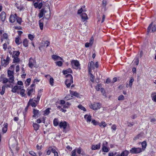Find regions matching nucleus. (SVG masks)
I'll list each match as a JSON object with an SVG mask.
<instances>
[{
    "mask_svg": "<svg viewBox=\"0 0 156 156\" xmlns=\"http://www.w3.org/2000/svg\"><path fill=\"white\" fill-rule=\"evenodd\" d=\"M28 37L31 41H32L34 37V36L31 34H29L28 35Z\"/></svg>",
    "mask_w": 156,
    "mask_h": 156,
    "instance_id": "49",
    "label": "nucleus"
},
{
    "mask_svg": "<svg viewBox=\"0 0 156 156\" xmlns=\"http://www.w3.org/2000/svg\"><path fill=\"white\" fill-rule=\"evenodd\" d=\"M25 90L24 89H22L20 91V94L21 96L25 97L26 96V94H25Z\"/></svg>",
    "mask_w": 156,
    "mask_h": 156,
    "instance_id": "39",
    "label": "nucleus"
},
{
    "mask_svg": "<svg viewBox=\"0 0 156 156\" xmlns=\"http://www.w3.org/2000/svg\"><path fill=\"white\" fill-rule=\"evenodd\" d=\"M41 94L39 92H38L37 98V100H34V101H35L36 102H38L40 100V97L41 96Z\"/></svg>",
    "mask_w": 156,
    "mask_h": 156,
    "instance_id": "38",
    "label": "nucleus"
},
{
    "mask_svg": "<svg viewBox=\"0 0 156 156\" xmlns=\"http://www.w3.org/2000/svg\"><path fill=\"white\" fill-rule=\"evenodd\" d=\"M55 63L56 65L59 66H61L62 64V62L61 61L56 62H55Z\"/></svg>",
    "mask_w": 156,
    "mask_h": 156,
    "instance_id": "43",
    "label": "nucleus"
},
{
    "mask_svg": "<svg viewBox=\"0 0 156 156\" xmlns=\"http://www.w3.org/2000/svg\"><path fill=\"white\" fill-rule=\"evenodd\" d=\"M129 153V151H128L125 150L123 151L120 154V156H128Z\"/></svg>",
    "mask_w": 156,
    "mask_h": 156,
    "instance_id": "23",
    "label": "nucleus"
},
{
    "mask_svg": "<svg viewBox=\"0 0 156 156\" xmlns=\"http://www.w3.org/2000/svg\"><path fill=\"white\" fill-rule=\"evenodd\" d=\"M153 24V23L152 22L149 26L147 28V33L148 34L150 32L151 28L152 27Z\"/></svg>",
    "mask_w": 156,
    "mask_h": 156,
    "instance_id": "36",
    "label": "nucleus"
},
{
    "mask_svg": "<svg viewBox=\"0 0 156 156\" xmlns=\"http://www.w3.org/2000/svg\"><path fill=\"white\" fill-rule=\"evenodd\" d=\"M50 44V42L48 41H44V46L45 45V44H46V47H47Z\"/></svg>",
    "mask_w": 156,
    "mask_h": 156,
    "instance_id": "56",
    "label": "nucleus"
},
{
    "mask_svg": "<svg viewBox=\"0 0 156 156\" xmlns=\"http://www.w3.org/2000/svg\"><path fill=\"white\" fill-rule=\"evenodd\" d=\"M44 11V9H42L40 10V12L38 14V16L40 19L43 16Z\"/></svg>",
    "mask_w": 156,
    "mask_h": 156,
    "instance_id": "28",
    "label": "nucleus"
},
{
    "mask_svg": "<svg viewBox=\"0 0 156 156\" xmlns=\"http://www.w3.org/2000/svg\"><path fill=\"white\" fill-rule=\"evenodd\" d=\"M62 73L63 74L66 75L69 73H72L73 71L70 68H69L66 70H63Z\"/></svg>",
    "mask_w": 156,
    "mask_h": 156,
    "instance_id": "19",
    "label": "nucleus"
},
{
    "mask_svg": "<svg viewBox=\"0 0 156 156\" xmlns=\"http://www.w3.org/2000/svg\"><path fill=\"white\" fill-rule=\"evenodd\" d=\"M102 150L103 152H107L109 151V149L106 146H104V145H102Z\"/></svg>",
    "mask_w": 156,
    "mask_h": 156,
    "instance_id": "29",
    "label": "nucleus"
},
{
    "mask_svg": "<svg viewBox=\"0 0 156 156\" xmlns=\"http://www.w3.org/2000/svg\"><path fill=\"white\" fill-rule=\"evenodd\" d=\"M10 58L8 56L7 57L6 59H3L2 58L1 59V64L2 66L5 67L6 66L9 64V61L10 60Z\"/></svg>",
    "mask_w": 156,
    "mask_h": 156,
    "instance_id": "7",
    "label": "nucleus"
},
{
    "mask_svg": "<svg viewBox=\"0 0 156 156\" xmlns=\"http://www.w3.org/2000/svg\"><path fill=\"white\" fill-rule=\"evenodd\" d=\"M9 80L6 78H3V79L2 83H7L8 82H9Z\"/></svg>",
    "mask_w": 156,
    "mask_h": 156,
    "instance_id": "47",
    "label": "nucleus"
},
{
    "mask_svg": "<svg viewBox=\"0 0 156 156\" xmlns=\"http://www.w3.org/2000/svg\"><path fill=\"white\" fill-rule=\"evenodd\" d=\"M124 99V96L122 95H120L118 97V100L119 101L123 100Z\"/></svg>",
    "mask_w": 156,
    "mask_h": 156,
    "instance_id": "52",
    "label": "nucleus"
},
{
    "mask_svg": "<svg viewBox=\"0 0 156 156\" xmlns=\"http://www.w3.org/2000/svg\"><path fill=\"white\" fill-rule=\"evenodd\" d=\"M5 86H3L2 87V91L0 92V94L2 95H3L5 93Z\"/></svg>",
    "mask_w": 156,
    "mask_h": 156,
    "instance_id": "42",
    "label": "nucleus"
},
{
    "mask_svg": "<svg viewBox=\"0 0 156 156\" xmlns=\"http://www.w3.org/2000/svg\"><path fill=\"white\" fill-rule=\"evenodd\" d=\"M71 156H76V152L75 150H74L71 152Z\"/></svg>",
    "mask_w": 156,
    "mask_h": 156,
    "instance_id": "63",
    "label": "nucleus"
},
{
    "mask_svg": "<svg viewBox=\"0 0 156 156\" xmlns=\"http://www.w3.org/2000/svg\"><path fill=\"white\" fill-rule=\"evenodd\" d=\"M69 91H70V94L71 95H73V96H75L77 98H78L79 97V93H78L77 92H76L75 91H73L70 90Z\"/></svg>",
    "mask_w": 156,
    "mask_h": 156,
    "instance_id": "24",
    "label": "nucleus"
},
{
    "mask_svg": "<svg viewBox=\"0 0 156 156\" xmlns=\"http://www.w3.org/2000/svg\"><path fill=\"white\" fill-rule=\"evenodd\" d=\"M33 117L34 118H37L39 116V110L33 109Z\"/></svg>",
    "mask_w": 156,
    "mask_h": 156,
    "instance_id": "13",
    "label": "nucleus"
},
{
    "mask_svg": "<svg viewBox=\"0 0 156 156\" xmlns=\"http://www.w3.org/2000/svg\"><path fill=\"white\" fill-rule=\"evenodd\" d=\"M50 113V111L49 108L46 109L44 111V113L46 115H48Z\"/></svg>",
    "mask_w": 156,
    "mask_h": 156,
    "instance_id": "55",
    "label": "nucleus"
},
{
    "mask_svg": "<svg viewBox=\"0 0 156 156\" xmlns=\"http://www.w3.org/2000/svg\"><path fill=\"white\" fill-rule=\"evenodd\" d=\"M54 80L52 77L49 80V83L51 86H53L54 85Z\"/></svg>",
    "mask_w": 156,
    "mask_h": 156,
    "instance_id": "40",
    "label": "nucleus"
},
{
    "mask_svg": "<svg viewBox=\"0 0 156 156\" xmlns=\"http://www.w3.org/2000/svg\"><path fill=\"white\" fill-rule=\"evenodd\" d=\"M23 46L25 47H26L28 46V41L27 39H25L24 40L23 42Z\"/></svg>",
    "mask_w": 156,
    "mask_h": 156,
    "instance_id": "34",
    "label": "nucleus"
},
{
    "mask_svg": "<svg viewBox=\"0 0 156 156\" xmlns=\"http://www.w3.org/2000/svg\"><path fill=\"white\" fill-rule=\"evenodd\" d=\"M13 63H18L19 62L20 60L18 57H13Z\"/></svg>",
    "mask_w": 156,
    "mask_h": 156,
    "instance_id": "33",
    "label": "nucleus"
},
{
    "mask_svg": "<svg viewBox=\"0 0 156 156\" xmlns=\"http://www.w3.org/2000/svg\"><path fill=\"white\" fill-rule=\"evenodd\" d=\"M36 63V61L34 59L31 58H30L29 62V67L31 68H33L34 65Z\"/></svg>",
    "mask_w": 156,
    "mask_h": 156,
    "instance_id": "11",
    "label": "nucleus"
},
{
    "mask_svg": "<svg viewBox=\"0 0 156 156\" xmlns=\"http://www.w3.org/2000/svg\"><path fill=\"white\" fill-rule=\"evenodd\" d=\"M117 153L115 152L114 154L112 152H110L108 154V156H113L115 155Z\"/></svg>",
    "mask_w": 156,
    "mask_h": 156,
    "instance_id": "64",
    "label": "nucleus"
},
{
    "mask_svg": "<svg viewBox=\"0 0 156 156\" xmlns=\"http://www.w3.org/2000/svg\"><path fill=\"white\" fill-rule=\"evenodd\" d=\"M90 107L94 110H97L101 108V105L99 103L94 102L93 105H91Z\"/></svg>",
    "mask_w": 156,
    "mask_h": 156,
    "instance_id": "5",
    "label": "nucleus"
},
{
    "mask_svg": "<svg viewBox=\"0 0 156 156\" xmlns=\"http://www.w3.org/2000/svg\"><path fill=\"white\" fill-rule=\"evenodd\" d=\"M73 67L75 69H77L80 66L79 62L76 60H73L71 62Z\"/></svg>",
    "mask_w": 156,
    "mask_h": 156,
    "instance_id": "6",
    "label": "nucleus"
},
{
    "mask_svg": "<svg viewBox=\"0 0 156 156\" xmlns=\"http://www.w3.org/2000/svg\"><path fill=\"white\" fill-rule=\"evenodd\" d=\"M2 37L4 39H7L8 37V36L7 34L4 33L3 34Z\"/></svg>",
    "mask_w": 156,
    "mask_h": 156,
    "instance_id": "53",
    "label": "nucleus"
},
{
    "mask_svg": "<svg viewBox=\"0 0 156 156\" xmlns=\"http://www.w3.org/2000/svg\"><path fill=\"white\" fill-rule=\"evenodd\" d=\"M101 87V84H99L95 87V88L96 90L97 91H99L100 90Z\"/></svg>",
    "mask_w": 156,
    "mask_h": 156,
    "instance_id": "46",
    "label": "nucleus"
},
{
    "mask_svg": "<svg viewBox=\"0 0 156 156\" xmlns=\"http://www.w3.org/2000/svg\"><path fill=\"white\" fill-rule=\"evenodd\" d=\"M15 42L18 45H19L20 43V38L19 37L15 39Z\"/></svg>",
    "mask_w": 156,
    "mask_h": 156,
    "instance_id": "51",
    "label": "nucleus"
},
{
    "mask_svg": "<svg viewBox=\"0 0 156 156\" xmlns=\"http://www.w3.org/2000/svg\"><path fill=\"white\" fill-rule=\"evenodd\" d=\"M0 18L2 22H4L6 19V14L4 12H2L0 14Z\"/></svg>",
    "mask_w": 156,
    "mask_h": 156,
    "instance_id": "14",
    "label": "nucleus"
},
{
    "mask_svg": "<svg viewBox=\"0 0 156 156\" xmlns=\"http://www.w3.org/2000/svg\"><path fill=\"white\" fill-rule=\"evenodd\" d=\"M71 104L69 102H67L65 104V105H64L63 108H68V106H69Z\"/></svg>",
    "mask_w": 156,
    "mask_h": 156,
    "instance_id": "48",
    "label": "nucleus"
},
{
    "mask_svg": "<svg viewBox=\"0 0 156 156\" xmlns=\"http://www.w3.org/2000/svg\"><path fill=\"white\" fill-rule=\"evenodd\" d=\"M13 85H11V87L12 88V91L13 93L17 92L18 94L19 93V91H18L17 88V85L13 87Z\"/></svg>",
    "mask_w": 156,
    "mask_h": 156,
    "instance_id": "21",
    "label": "nucleus"
},
{
    "mask_svg": "<svg viewBox=\"0 0 156 156\" xmlns=\"http://www.w3.org/2000/svg\"><path fill=\"white\" fill-rule=\"evenodd\" d=\"M88 67L89 72H90L91 69H94V62L92 61H91L90 62H89L88 65Z\"/></svg>",
    "mask_w": 156,
    "mask_h": 156,
    "instance_id": "12",
    "label": "nucleus"
},
{
    "mask_svg": "<svg viewBox=\"0 0 156 156\" xmlns=\"http://www.w3.org/2000/svg\"><path fill=\"white\" fill-rule=\"evenodd\" d=\"M78 107L80 109L84 111H86V109L85 108L81 105H79L78 106Z\"/></svg>",
    "mask_w": 156,
    "mask_h": 156,
    "instance_id": "45",
    "label": "nucleus"
},
{
    "mask_svg": "<svg viewBox=\"0 0 156 156\" xmlns=\"http://www.w3.org/2000/svg\"><path fill=\"white\" fill-rule=\"evenodd\" d=\"M43 5V4L42 2H41L39 4H38V8L39 9H40L41 8L42 6Z\"/></svg>",
    "mask_w": 156,
    "mask_h": 156,
    "instance_id": "59",
    "label": "nucleus"
},
{
    "mask_svg": "<svg viewBox=\"0 0 156 156\" xmlns=\"http://www.w3.org/2000/svg\"><path fill=\"white\" fill-rule=\"evenodd\" d=\"M16 20L17 22L19 23V24L20 25H21L22 22V18L17 16Z\"/></svg>",
    "mask_w": 156,
    "mask_h": 156,
    "instance_id": "35",
    "label": "nucleus"
},
{
    "mask_svg": "<svg viewBox=\"0 0 156 156\" xmlns=\"http://www.w3.org/2000/svg\"><path fill=\"white\" fill-rule=\"evenodd\" d=\"M128 124V126L129 127H131L132 126H133L134 123V122H132V123H130L129 122H128L127 123Z\"/></svg>",
    "mask_w": 156,
    "mask_h": 156,
    "instance_id": "60",
    "label": "nucleus"
},
{
    "mask_svg": "<svg viewBox=\"0 0 156 156\" xmlns=\"http://www.w3.org/2000/svg\"><path fill=\"white\" fill-rule=\"evenodd\" d=\"M32 101L33 99H30L28 102V105H30L32 107H35L37 105V102L33 101Z\"/></svg>",
    "mask_w": 156,
    "mask_h": 156,
    "instance_id": "16",
    "label": "nucleus"
},
{
    "mask_svg": "<svg viewBox=\"0 0 156 156\" xmlns=\"http://www.w3.org/2000/svg\"><path fill=\"white\" fill-rule=\"evenodd\" d=\"M111 129L114 130H115L116 129V125L115 124H113V125L112 127H111Z\"/></svg>",
    "mask_w": 156,
    "mask_h": 156,
    "instance_id": "57",
    "label": "nucleus"
},
{
    "mask_svg": "<svg viewBox=\"0 0 156 156\" xmlns=\"http://www.w3.org/2000/svg\"><path fill=\"white\" fill-rule=\"evenodd\" d=\"M134 81V79L133 77H130L129 82V86L130 88L132 87L133 83Z\"/></svg>",
    "mask_w": 156,
    "mask_h": 156,
    "instance_id": "32",
    "label": "nucleus"
},
{
    "mask_svg": "<svg viewBox=\"0 0 156 156\" xmlns=\"http://www.w3.org/2000/svg\"><path fill=\"white\" fill-rule=\"evenodd\" d=\"M48 149L49 150H48L46 152L47 154L48 155H50L51 152V150H50V147H49Z\"/></svg>",
    "mask_w": 156,
    "mask_h": 156,
    "instance_id": "62",
    "label": "nucleus"
},
{
    "mask_svg": "<svg viewBox=\"0 0 156 156\" xmlns=\"http://www.w3.org/2000/svg\"><path fill=\"white\" fill-rule=\"evenodd\" d=\"M27 94L29 96H31L32 94H34L35 92V89L34 88H28L27 89Z\"/></svg>",
    "mask_w": 156,
    "mask_h": 156,
    "instance_id": "9",
    "label": "nucleus"
},
{
    "mask_svg": "<svg viewBox=\"0 0 156 156\" xmlns=\"http://www.w3.org/2000/svg\"><path fill=\"white\" fill-rule=\"evenodd\" d=\"M94 39L93 37L90 38V45L91 46L92 45Z\"/></svg>",
    "mask_w": 156,
    "mask_h": 156,
    "instance_id": "61",
    "label": "nucleus"
},
{
    "mask_svg": "<svg viewBox=\"0 0 156 156\" xmlns=\"http://www.w3.org/2000/svg\"><path fill=\"white\" fill-rule=\"evenodd\" d=\"M99 126L101 127L102 126L103 127H105L107 126V124L104 121H102L101 122V123L98 122V124Z\"/></svg>",
    "mask_w": 156,
    "mask_h": 156,
    "instance_id": "30",
    "label": "nucleus"
},
{
    "mask_svg": "<svg viewBox=\"0 0 156 156\" xmlns=\"http://www.w3.org/2000/svg\"><path fill=\"white\" fill-rule=\"evenodd\" d=\"M142 146V149L144 150H145V148H146L147 146V143L145 141H144L141 144Z\"/></svg>",
    "mask_w": 156,
    "mask_h": 156,
    "instance_id": "37",
    "label": "nucleus"
},
{
    "mask_svg": "<svg viewBox=\"0 0 156 156\" xmlns=\"http://www.w3.org/2000/svg\"><path fill=\"white\" fill-rule=\"evenodd\" d=\"M101 147V144L100 143L96 145H93L91 147V149L92 150H96L99 149Z\"/></svg>",
    "mask_w": 156,
    "mask_h": 156,
    "instance_id": "15",
    "label": "nucleus"
},
{
    "mask_svg": "<svg viewBox=\"0 0 156 156\" xmlns=\"http://www.w3.org/2000/svg\"><path fill=\"white\" fill-rule=\"evenodd\" d=\"M53 124L55 126H57L58 124V119H57L55 118L53 120Z\"/></svg>",
    "mask_w": 156,
    "mask_h": 156,
    "instance_id": "41",
    "label": "nucleus"
},
{
    "mask_svg": "<svg viewBox=\"0 0 156 156\" xmlns=\"http://www.w3.org/2000/svg\"><path fill=\"white\" fill-rule=\"evenodd\" d=\"M91 123L94 126L97 125L98 124V122L96 121L95 119L92 120L91 121Z\"/></svg>",
    "mask_w": 156,
    "mask_h": 156,
    "instance_id": "44",
    "label": "nucleus"
},
{
    "mask_svg": "<svg viewBox=\"0 0 156 156\" xmlns=\"http://www.w3.org/2000/svg\"><path fill=\"white\" fill-rule=\"evenodd\" d=\"M33 126L34 128V129L36 131H37L39 129V128L40 127L39 125L37 123H33Z\"/></svg>",
    "mask_w": 156,
    "mask_h": 156,
    "instance_id": "27",
    "label": "nucleus"
},
{
    "mask_svg": "<svg viewBox=\"0 0 156 156\" xmlns=\"http://www.w3.org/2000/svg\"><path fill=\"white\" fill-rule=\"evenodd\" d=\"M82 19L84 22L85 20L88 19V17L87 14L85 13H83L80 15Z\"/></svg>",
    "mask_w": 156,
    "mask_h": 156,
    "instance_id": "18",
    "label": "nucleus"
},
{
    "mask_svg": "<svg viewBox=\"0 0 156 156\" xmlns=\"http://www.w3.org/2000/svg\"><path fill=\"white\" fill-rule=\"evenodd\" d=\"M84 118L86 120L87 122L90 123L91 121V116L90 115H85L84 116Z\"/></svg>",
    "mask_w": 156,
    "mask_h": 156,
    "instance_id": "17",
    "label": "nucleus"
},
{
    "mask_svg": "<svg viewBox=\"0 0 156 156\" xmlns=\"http://www.w3.org/2000/svg\"><path fill=\"white\" fill-rule=\"evenodd\" d=\"M4 125V127L2 128V131L4 133H5L7 131L8 124L7 123H5Z\"/></svg>",
    "mask_w": 156,
    "mask_h": 156,
    "instance_id": "25",
    "label": "nucleus"
},
{
    "mask_svg": "<svg viewBox=\"0 0 156 156\" xmlns=\"http://www.w3.org/2000/svg\"><path fill=\"white\" fill-rule=\"evenodd\" d=\"M59 126L61 129L62 128L63 129V132L66 133V128L67 126V122L64 121L63 122L61 121L59 124Z\"/></svg>",
    "mask_w": 156,
    "mask_h": 156,
    "instance_id": "4",
    "label": "nucleus"
},
{
    "mask_svg": "<svg viewBox=\"0 0 156 156\" xmlns=\"http://www.w3.org/2000/svg\"><path fill=\"white\" fill-rule=\"evenodd\" d=\"M8 77H9V83H13L14 81V72L13 70L11 71L9 70L7 72Z\"/></svg>",
    "mask_w": 156,
    "mask_h": 156,
    "instance_id": "2",
    "label": "nucleus"
},
{
    "mask_svg": "<svg viewBox=\"0 0 156 156\" xmlns=\"http://www.w3.org/2000/svg\"><path fill=\"white\" fill-rule=\"evenodd\" d=\"M85 5L83 6L81 8L79 9L77 11V13L78 14H80L82 13V12H85L86 11L85 9H83V8H85Z\"/></svg>",
    "mask_w": 156,
    "mask_h": 156,
    "instance_id": "22",
    "label": "nucleus"
},
{
    "mask_svg": "<svg viewBox=\"0 0 156 156\" xmlns=\"http://www.w3.org/2000/svg\"><path fill=\"white\" fill-rule=\"evenodd\" d=\"M17 15L15 13L14 15L11 14L9 17V22L11 23H13L15 21L17 17Z\"/></svg>",
    "mask_w": 156,
    "mask_h": 156,
    "instance_id": "10",
    "label": "nucleus"
},
{
    "mask_svg": "<svg viewBox=\"0 0 156 156\" xmlns=\"http://www.w3.org/2000/svg\"><path fill=\"white\" fill-rule=\"evenodd\" d=\"M20 53V51H13L12 55V57H18Z\"/></svg>",
    "mask_w": 156,
    "mask_h": 156,
    "instance_id": "20",
    "label": "nucleus"
},
{
    "mask_svg": "<svg viewBox=\"0 0 156 156\" xmlns=\"http://www.w3.org/2000/svg\"><path fill=\"white\" fill-rule=\"evenodd\" d=\"M52 58L55 61L57 60H61L62 59V58L61 57L58 56L54 55H53L52 56Z\"/></svg>",
    "mask_w": 156,
    "mask_h": 156,
    "instance_id": "26",
    "label": "nucleus"
},
{
    "mask_svg": "<svg viewBox=\"0 0 156 156\" xmlns=\"http://www.w3.org/2000/svg\"><path fill=\"white\" fill-rule=\"evenodd\" d=\"M3 49H4V51H5L6 50V49L7 48V45L5 43L3 44Z\"/></svg>",
    "mask_w": 156,
    "mask_h": 156,
    "instance_id": "58",
    "label": "nucleus"
},
{
    "mask_svg": "<svg viewBox=\"0 0 156 156\" xmlns=\"http://www.w3.org/2000/svg\"><path fill=\"white\" fill-rule=\"evenodd\" d=\"M156 94V93L154 92L152 93L151 97L152 100L154 102H156V95H154V94Z\"/></svg>",
    "mask_w": 156,
    "mask_h": 156,
    "instance_id": "31",
    "label": "nucleus"
},
{
    "mask_svg": "<svg viewBox=\"0 0 156 156\" xmlns=\"http://www.w3.org/2000/svg\"><path fill=\"white\" fill-rule=\"evenodd\" d=\"M29 153L31 155L33 156H37L36 153L33 151H30L29 152Z\"/></svg>",
    "mask_w": 156,
    "mask_h": 156,
    "instance_id": "54",
    "label": "nucleus"
},
{
    "mask_svg": "<svg viewBox=\"0 0 156 156\" xmlns=\"http://www.w3.org/2000/svg\"><path fill=\"white\" fill-rule=\"evenodd\" d=\"M156 31V25H154L152 27L151 31L153 32H154Z\"/></svg>",
    "mask_w": 156,
    "mask_h": 156,
    "instance_id": "50",
    "label": "nucleus"
},
{
    "mask_svg": "<svg viewBox=\"0 0 156 156\" xmlns=\"http://www.w3.org/2000/svg\"><path fill=\"white\" fill-rule=\"evenodd\" d=\"M50 15H48V17L47 18H46V17H43V18L41 19L39 21V27H40V29L41 30H42L43 29V21H44V19L46 18L47 19H48L49 17H50Z\"/></svg>",
    "mask_w": 156,
    "mask_h": 156,
    "instance_id": "8",
    "label": "nucleus"
},
{
    "mask_svg": "<svg viewBox=\"0 0 156 156\" xmlns=\"http://www.w3.org/2000/svg\"><path fill=\"white\" fill-rule=\"evenodd\" d=\"M142 151V149L139 147H133L130 150V152L132 154L139 153Z\"/></svg>",
    "mask_w": 156,
    "mask_h": 156,
    "instance_id": "3",
    "label": "nucleus"
},
{
    "mask_svg": "<svg viewBox=\"0 0 156 156\" xmlns=\"http://www.w3.org/2000/svg\"><path fill=\"white\" fill-rule=\"evenodd\" d=\"M66 78L65 81V84L67 88H69L71 84L73 83V78L71 74H68L66 75Z\"/></svg>",
    "mask_w": 156,
    "mask_h": 156,
    "instance_id": "1",
    "label": "nucleus"
}]
</instances>
